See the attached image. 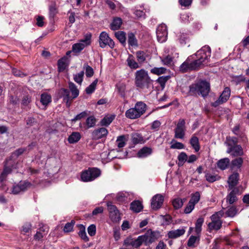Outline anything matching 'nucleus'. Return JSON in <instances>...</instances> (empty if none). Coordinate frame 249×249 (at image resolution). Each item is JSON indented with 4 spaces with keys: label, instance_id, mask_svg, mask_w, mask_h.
Listing matches in <instances>:
<instances>
[{
    "label": "nucleus",
    "instance_id": "63",
    "mask_svg": "<svg viewBox=\"0 0 249 249\" xmlns=\"http://www.w3.org/2000/svg\"><path fill=\"white\" fill-rule=\"evenodd\" d=\"M50 15L52 17H53L57 13V10L54 4H53L49 7Z\"/></svg>",
    "mask_w": 249,
    "mask_h": 249
},
{
    "label": "nucleus",
    "instance_id": "35",
    "mask_svg": "<svg viewBox=\"0 0 249 249\" xmlns=\"http://www.w3.org/2000/svg\"><path fill=\"white\" fill-rule=\"evenodd\" d=\"M81 138L80 134L79 132H73L69 137L68 141L70 143H74L77 142Z\"/></svg>",
    "mask_w": 249,
    "mask_h": 249
},
{
    "label": "nucleus",
    "instance_id": "33",
    "mask_svg": "<svg viewBox=\"0 0 249 249\" xmlns=\"http://www.w3.org/2000/svg\"><path fill=\"white\" fill-rule=\"evenodd\" d=\"M243 162V160L242 158L239 157L232 160L231 162V168H240Z\"/></svg>",
    "mask_w": 249,
    "mask_h": 249
},
{
    "label": "nucleus",
    "instance_id": "24",
    "mask_svg": "<svg viewBox=\"0 0 249 249\" xmlns=\"http://www.w3.org/2000/svg\"><path fill=\"white\" fill-rule=\"evenodd\" d=\"M127 66L131 69L136 70L140 67L138 62H136L134 56L129 54L126 59Z\"/></svg>",
    "mask_w": 249,
    "mask_h": 249
},
{
    "label": "nucleus",
    "instance_id": "15",
    "mask_svg": "<svg viewBox=\"0 0 249 249\" xmlns=\"http://www.w3.org/2000/svg\"><path fill=\"white\" fill-rule=\"evenodd\" d=\"M142 244L148 246L155 242L157 239L156 233L151 231H148L144 235H141Z\"/></svg>",
    "mask_w": 249,
    "mask_h": 249
},
{
    "label": "nucleus",
    "instance_id": "16",
    "mask_svg": "<svg viewBox=\"0 0 249 249\" xmlns=\"http://www.w3.org/2000/svg\"><path fill=\"white\" fill-rule=\"evenodd\" d=\"M12 160L11 159L7 160L6 161L3 170L1 174L0 175V182L4 180L6 178L7 175L11 173L13 168H16V167L13 166L12 165Z\"/></svg>",
    "mask_w": 249,
    "mask_h": 249
},
{
    "label": "nucleus",
    "instance_id": "27",
    "mask_svg": "<svg viewBox=\"0 0 249 249\" xmlns=\"http://www.w3.org/2000/svg\"><path fill=\"white\" fill-rule=\"evenodd\" d=\"M152 153V149L148 147H144L140 149L138 153V156L139 158H145L150 155Z\"/></svg>",
    "mask_w": 249,
    "mask_h": 249
},
{
    "label": "nucleus",
    "instance_id": "17",
    "mask_svg": "<svg viewBox=\"0 0 249 249\" xmlns=\"http://www.w3.org/2000/svg\"><path fill=\"white\" fill-rule=\"evenodd\" d=\"M164 198L160 194L155 195L151 199V207L153 210H157L160 209L163 202Z\"/></svg>",
    "mask_w": 249,
    "mask_h": 249
},
{
    "label": "nucleus",
    "instance_id": "6",
    "mask_svg": "<svg viewBox=\"0 0 249 249\" xmlns=\"http://www.w3.org/2000/svg\"><path fill=\"white\" fill-rule=\"evenodd\" d=\"M190 92H196L202 96H207L210 91V84L206 81H201L196 85H192L190 87Z\"/></svg>",
    "mask_w": 249,
    "mask_h": 249
},
{
    "label": "nucleus",
    "instance_id": "39",
    "mask_svg": "<svg viewBox=\"0 0 249 249\" xmlns=\"http://www.w3.org/2000/svg\"><path fill=\"white\" fill-rule=\"evenodd\" d=\"M132 142L135 144L143 143V137L140 134L135 133L132 135Z\"/></svg>",
    "mask_w": 249,
    "mask_h": 249
},
{
    "label": "nucleus",
    "instance_id": "42",
    "mask_svg": "<svg viewBox=\"0 0 249 249\" xmlns=\"http://www.w3.org/2000/svg\"><path fill=\"white\" fill-rule=\"evenodd\" d=\"M187 157L188 156L185 152H181L178 157V165L179 166L183 165L185 162L187 161Z\"/></svg>",
    "mask_w": 249,
    "mask_h": 249
},
{
    "label": "nucleus",
    "instance_id": "48",
    "mask_svg": "<svg viewBox=\"0 0 249 249\" xmlns=\"http://www.w3.org/2000/svg\"><path fill=\"white\" fill-rule=\"evenodd\" d=\"M205 178L207 181L212 183L219 179V177L217 175H214L209 173L205 175Z\"/></svg>",
    "mask_w": 249,
    "mask_h": 249
},
{
    "label": "nucleus",
    "instance_id": "60",
    "mask_svg": "<svg viewBox=\"0 0 249 249\" xmlns=\"http://www.w3.org/2000/svg\"><path fill=\"white\" fill-rule=\"evenodd\" d=\"M197 238H198L196 236L193 235L191 236L188 241L187 245L190 247H195V244Z\"/></svg>",
    "mask_w": 249,
    "mask_h": 249
},
{
    "label": "nucleus",
    "instance_id": "23",
    "mask_svg": "<svg viewBox=\"0 0 249 249\" xmlns=\"http://www.w3.org/2000/svg\"><path fill=\"white\" fill-rule=\"evenodd\" d=\"M238 192V189L235 188L232 189V190L227 196L226 201L230 204L236 202L237 200L236 195Z\"/></svg>",
    "mask_w": 249,
    "mask_h": 249
},
{
    "label": "nucleus",
    "instance_id": "44",
    "mask_svg": "<svg viewBox=\"0 0 249 249\" xmlns=\"http://www.w3.org/2000/svg\"><path fill=\"white\" fill-rule=\"evenodd\" d=\"M183 204V202L180 198H174L172 201V205L175 209L180 208Z\"/></svg>",
    "mask_w": 249,
    "mask_h": 249
},
{
    "label": "nucleus",
    "instance_id": "10",
    "mask_svg": "<svg viewBox=\"0 0 249 249\" xmlns=\"http://www.w3.org/2000/svg\"><path fill=\"white\" fill-rule=\"evenodd\" d=\"M186 131L185 122L184 119H179L175 129V138L182 139L184 138Z\"/></svg>",
    "mask_w": 249,
    "mask_h": 249
},
{
    "label": "nucleus",
    "instance_id": "28",
    "mask_svg": "<svg viewBox=\"0 0 249 249\" xmlns=\"http://www.w3.org/2000/svg\"><path fill=\"white\" fill-rule=\"evenodd\" d=\"M52 102L51 96L47 93H43L41 95L40 102L46 107Z\"/></svg>",
    "mask_w": 249,
    "mask_h": 249
},
{
    "label": "nucleus",
    "instance_id": "64",
    "mask_svg": "<svg viewBox=\"0 0 249 249\" xmlns=\"http://www.w3.org/2000/svg\"><path fill=\"white\" fill-rule=\"evenodd\" d=\"M178 2L182 6L189 7L191 5L192 0H178Z\"/></svg>",
    "mask_w": 249,
    "mask_h": 249
},
{
    "label": "nucleus",
    "instance_id": "56",
    "mask_svg": "<svg viewBox=\"0 0 249 249\" xmlns=\"http://www.w3.org/2000/svg\"><path fill=\"white\" fill-rule=\"evenodd\" d=\"M88 232L90 236H94L96 232V226L94 224L89 226L88 228Z\"/></svg>",
    "mask_w": 249,
    "mask_h": 249
},
{
    "label": "nucleus",
    "instance_id": "47",
    "mask_svg": "<svg viewBox=\"0 0 249 249\" xmlns=\"http://www.w3.org/2000/svg\"><path fill=\"white\" fill-rule=\"evenodd\" d=\"M128 43L131 46H137V40L133 33H130L128 36Z\"/></svg>",
    "mask_w": 249,
    "mask_h": 249
},
{
    "label": "nucleus",
    "instance_id": "14",
    "mask_svg": "<svg viewBox=\"0 0 249 249\" xmlns=\"http://www.w3.org/2000/svg\"><path fill=\"white\" fill-rule=\"evenodd\" d=\"M142 244L141 236H138L136 239L132 238L131 237L126 238L124 241V246L125 247H130L134 248H139Z\"/></svg>",
    "mask_w": 249,
    "mask_h": 249
},
{
    "label": "nucleus",
    "instance_id": "52",
    "mask_svg": "<svg viewBox=\"0 0 249 249\" xmlns=\"http://www.w3.org/2000/svg\"><path fill=\"white\" fill-rule=\"evenodd\" d=\"M226 143L229 147L237 145V139L236 137H227L226 139Z\"/></svg>",
    "mask_w": 249,
    "mask_h": 249
},
{
    "label": "nucleus",
    "instance_id": "59",
    "mask_svg": "<svg viewBox=\"0 0 249 249\" xmlns=\"http://www.w3.org/2000/svg\"><path fill=\"white\" fill-rule=\"evenodd\" d=\"M195 206V205L193 204L192 202L189 201L187 205L185 208L184 213L187 214L190 213L194 209Z\"/></svg>",
    "mask_w": 249,
    "mask_h": 249
},
{
    "label": "nucleus",
    "instance_id": "3",
    "mask_svg": "<svg viewBox=\"0 0 249 249\" xmlns=\"http://www.w3.org/2000/svg\"><path fill=\"white\" fill-rule=\"evenodd\" d=\"M211 55V50L209 46H203L196 53L195 56L196 59L194 61L198 65V68L208 62Z\"/></svg>",
    "mask_w": 249,
    "mask_h": 249
},
{
    "label": "nucleus",
    "instance_id": "5",
    "mask_svg": "<svg viewBox=\"0 0 249 249\" xmlns=\"http://www.w3.org/2000/svg\"><path fill=\"white\" fill-rule=\"evenodd\" d=\"M101 175V171L97 168H89L81 173V180L83 182L92 181Z\"/></svg>",
    "mask_w": 249,
    "mask_h": 249
},
{
    "label": "nucleus",
    "instance_id": "31",
    "mask_svg": "<svg viewBox=\"0 0 249 249\" xmlns=\"http://www.w3.org/2000/svg\"><path fill=\"white\" fill-rule=\"evenodd\" d=\"M122 24V20L121 18H114L111 23L110 28L113 30H117L120 28Z\"/></svg>",
    "mask_w": 249,
    "mask_h": 249
},
{
    "label": "nucleus",
    "instance_id": "43",
    "mask_svg": "<svg viewBox=\"0 0 249 249\" xmlns=\"http://www.w3.org/2000/svg\"><path fill=\"white\" fill-rule=\"evenodd\" d=\"M204 218H203L202 217H199L197 219L196 222V225H195L196 226H195V230H196V232L197 233H200V231H201V227H202L203 223H204Z\"/></svg>",
    "mask_w": 249,
    "mask_h": 249
},
{
    "label": "nucleus",
    "instance_id": "38",
    "mask_svg": "<svg viewBox=\"0 0 249 249\" xmlns=\"http://www.w3.org/2000/svg\"><path fill=\"white\" fill-rule=\"evenodd\" d=\"M69 89L72 93V99L76 98L79 95V90L74 83L70 82L69 83Z\"/></svg>",
    "mask_w": 249,
    "mask_h": 249
},
{
    "label": "nucleus",
    "instance_id": "49",
    "mask_svg": "<svg viewBox=\"0 0 249 249\" xmlns=\"http://www.w3.org/2000/svg\"><path fill=\"white\" fill-rule=\"evenodd\" d=\"M170 77L169 75L160 76L157 79V82L160 84L161 87L163 88L165 87V83Z\"/></svg>",
    "mask_w": 249,
    "mask_h": 249
},
{
    "label": "nucleus",
    "instance_id": "9",
    "mask_svg": "<svg viewBox=\"0 0 249 249\" xmlns=\"http://www.w3.org/2000/svg\"><path fill=\"white\" fill-rule=\"evenodd\" d=\"M99 42L100 46L102 48H105L107 46H108L111 49L115 47L114 42L105 32H102L100 34Z\"/></svg>",
    "mask_w": 249,
    "mask_h": 249
},
{
    "label": "nucleus",
    "instance_id": "30",
    "mask_svg": "<svg viewBox=\"0 0 249 249\" xmlns=\"http://www.w3.org/2000/svg\"><path fill=\"white\" fill-rule=\"evenodd\" d=\"M142 208V205L140 201L135 200L131 203L130 209L136 213L140 212Z\"/></svg>",
    "mask_w": 249,
    "mask_h": 249
},
{
    "label": "nucleus",
    "instance_id": "7",
    "mask_svg": "<svg viewBox=\"0 0 249 249\" xmlns=\"http://www.w3.org/2000/svg\"><path fill=\"white\" fill-rule=\"evenodd\" d=\"M91 35L90 34H87L84 38L81 39L79 42L74 44L72 47V51L74 53H79L86 47L91 43Z\"/></svg>",
    "mask_w": 249,
    "mask_h": 249
},
{
    "label": "nucleus",
    "instance_id": "13",
    "mask_svg": "<svg viewBox=\"0 0 249 249\" xmlns=\"http://www.w3.org/2000/svg\"><path fill=\"white\" fill-rule=\"evenodd\" d=\"M231 95V89L229 87H226L219 98L212 104V106L216 107L219 105L225 103L229 99Z\"/></svg>",
    "mask_w": 249,
    "mask_h": 249
},
{
    "label": "nucleus",
    "instance_id": "46",
    "mask_svg": "<svg viewBox=\"0 0 249 249\" xmlns=\"http://www.w3.org/2000/svg\"><path fill=\"white\" fill-rule=\"evenodd\" d=\"M96 123V120L93 116L89 117L86 120V125L88 128L94 126Z\"/></svg>",
    "mask_w": 249,
    "mask_h": 249
},
{
    "label": "nucleus",
    "instance_id": "21",
    "mask_svg": "<svg viewBox=\"0 0 249 249\" xmlns=\"http://www.w3.org/2000/svg\"><path fill=\"white\" fill-rule=\"evenodd\" d=\"M59 94L60 97L63 98V101L66 103L67 106L69 107L71 105L70 101L72 99L70 96L69 91L67 89H62L59 90Z\"/></svg>",
    "mask_w": 249,
    "mask_h": 249
},
{
    "label": "nucleus",
    "instance_id": "32",
    "mask_svg": "<svg viewBox=\"0 0 249 249\" xmlns=\"http://www.w3.org/2000/svg\"><path fill=\"white\" fill-rule=\"evenodd\" d=\"M136 55L138 62L140 64L143 63L146 60V55L143 51H137L136 53Z\"/></svg>",
    "mask_w": 249,
    "mask_h": 249
},
{
    "label": "nucleus",
    "instance_id": "29",
    "mask_svg": "<svg viewBox=\"0 0 249 249\" xmlns=\"http://www.w3.org/2000/svg\"><path fill=\"white\" fill-rule=\"evenodd\" d=\"M190 143L196 152H198L200 150L199 140L196 136H193L190 139Z\"/></svg>",
    "mask_w": 249,
    "mask_h": 249
},
{
    "label": "nucleus",
    "instance_id": "8",
    "mask_svg": "<svg viewBox=\"0 0 249 249\" xmlns=\"http://www.w3.org/2000/svg\"><path fill=\"white\" fill-rule=\"evenodd\" d=\"M193 56H190L180 65L179 71L182 72H186L189 71L196 70L198 69V65L195 61L192 60Z\"/></svg>",
    "mask_w": 249,
    "mask_h": 249
},
{
    "label": "nucleus",
    "instance_id": "19",
    "mask_svg": "<svg viewBox=\"0 0 249 249\" xmlns=\"http://www.w3.org/2000/svg\"><path fill=\"white\" fill-rule=\"evenodd\" d=\"M227 152L233 157L241 156L244 153L243 148L238 144L228 147Z\"/></svg>",
    "mask_w": 249,
    "mask_h": 249
},
{
    "label": "nucleus",
    "instance_id": "58",
    "mask_svg": "<svg viewBox=\"0 0 249 249\" xmlns=\"http://www.w3.org/2000/svg\"><path fill=\"white\" fill-rule=\"evenodd\" d=\"M78 234L79 236L85 241H89V238L87 235L84 227L83 226L82 229H80V231H79Z\"/></svg>",
    "mask_w": 249,
    "mask_h": 249
},
{
    "label": "nucleus",
    "instance_id": "40",
    "mask_svg": "<svg viewBox=\"0 0 249 249\" xmlns=\"http://www.w3.org/2000/svg\"><path fill=\"white\" fill-rule=\"evenodd\" d=\"M126 140L124 135L120 136L116 141V144L118 148H122L126 144Z\"/></svg>",
    "mask_w": 249,
    "mask_h": 249
},
{
    "label": "nucleus",
    "instance_id": "51",
    "mask_svg": "<svg viewBox=\"0 0 249 249\" xmlns=\"http://www.w3.org/2000/svg\"><path fill=\"white\" fill-rule=\"evenodd\" d=\"M74 224L75 221L74 220H71V222L66 223L63 229L64 231L65 232H69L73 230Z\"/></svg>",
    "mask_w": 249,
    "mask_h": 249
},
{
    "label": "nucleus",
    "instance_id": "37",
    "mask_svg": "<svg viewBox=\"0 0 249 249\" xmlns=\"http://www.w3.org/2000/svg\"><path fill=\"white\" fill-rule=\"evenodd\" d=\"M67 60L66 57H62L58 61L57 65L59 71H63L67 67Z\"/></svg>",
    "mask_w": 249,
    "mask_h": 249
},
{
    "label": "nucleus",
    "instance_id": "2",
    "mask_svg": "<svg viewBox=\"0 0 249 249\" xmlns=\"http://www.w3.org/2000/svg\"><path fill=\"white\" fill-rule=\"evenodd\" d=\"M147 106L142 102H138L134 107L131 108L125 112V116L130 119H135L140 117L146 110Z\"/></svg>",
    "mask_w": 249,
    "mask_h": 249
},
{
    "label": "nucleus",
    "instance_id": "1",
    "mask_svg": "<svg viewBox=\"0 0 249 249\" xmlns=\"http://www.w3.org/2000/svg\"><path fill=\"white\" fill-rule=\"evenodd\" d=\"M135 84L136 86L144 92H150L152 81L148 72L144 69L136 71L135 73Z\"/></svg>",
    "mask_w": 249,
    "mask_h": 249
},
{
    "label": "nucleus",
    "instance_id": "12",
    "mask_svg": "<svg viewBox=\"0 0 249 249\" xmlns=\"http://www.w3.org/2000/svg\"><path fill=\"white\" fill-rule=\"evenodd\" d=\"M107 209L109 211V217L113 222H118L121 220L120 214L117 207L112 204L111 202L107 204Z\"/></svg>",
    "mask_w": 249,
    "mask_h": 249
},
{
    "label": "nucleus",
    "instance_id": "57",
    "mask_svg": "<svg viewBox=\"0 0 249 249\" xmlns=\"http://www.w3.org/2000/svg\"><path fill=\"white\" fill-rule=\"evenodd\" d=\"M170 148L171 149H182L184 148V145L181 142L175 141L174 143H172Z\"/></svg>",
    "mask_w": 249,
    "mask_h": 249
},
{
    "label": "nucleus",
    "instance_id": "11",
    "mask_svg": "<svg viewBox=\"0 0 249 249\" xmlns=\"http://www.w3.org/2000/svg\"><path fill=\"white\" fill-rule=\"evenodd\" d=\"M157 36L159 42L162 43L167 40V28L165 24L159 25L157 28Z\"/></svg>",
    "mask_w": 249,
    "mask_h": 249
},
{
    "label": "nucleus",
    "instance_id": "36",
    "mask_svg": "<svg viewBox=\"0 0 249 249\" xmlns=\"http://www.w3.org/2000/svg\"><path fill=\"white\" fill-rule=\"evenodd\" d=\"M115 118L114 115L105 116L100 122L101 125L107 126L113 121Z\"/></svg>",
    "mask_w": 249,
    "mask_h": 249
},
{
    "label": "nucleus",
    "instance_id": "22",
    "mask_svg": "<svg viewBox=\"0 0 249 249\" xmlns=\"http://www.w3.org/2000/svg\"><path fill=\"white\" fill-rule=\"evenodd\" d=\"M185 227H182L180 229L172 230L168 232V236L171 239H175L183 235L186 231Z\"/></svg>",
    "mask_w": 249,
    "mask_h": 249
},
{
    "label": "nucleus",
    "instance_id": "18",
    "mask_svg": "<svg viewBox=\"0 0 249 249\" xmlns=\"http://www.w3.org/2000/svg\"><path fill=\"white\" fill-rule=\"evenodd\" d=\"M30 186L31 184L28 182L20 181L18 184L13 186L12 192L14 194H18L22 191H25Z\"/></svg>",
    "mask_w": 249,
    "mask_h": 249
},
{
    "label": "nucleus",
    "instance_id": "61",
    "mask_svg": "<svg viewBox=\"0 0 249 249\" xmlns=\"http://www.w3.org/2000/svg\"><path fill=\"white\" fill-rule=\"evenodd\" d=\"M88 115L87 111H85L81 112L79 114H77L72 120V121H76L77 120H81L82 118H85Z\"/></svg>",
    "mask_w": 249,
    "mask_h": 249
},
{
    "label": "nucleus",
    "instance_id": "20",
    "mask_svg": "<svg viewBox=\"0 0 249 249\" xmlns=\"http://www.w3.org/2000/svg\"><path fill=\"white\" fill-rule=\"evenodd\" d=\"M108 134L107 130L105 128H100L95 130L92 134V138L94 140H99L105 138Z\"/></svg>",
    "mask_w": 249,
    "mask_h": 249
},
{
    "label": "nucleus",
    "instance_id": "26",
    "mask_svg": "<svg viewBox=\"0 0 249 249\" xmlns=\"http://www.w3.org/2000/svg\"><path fill=\"white\" fill-rule=\"evenodd\" d=\"M230 160L229 158H225L219 160L217 162L218 168L222 170H225L229 166Z\"/></svg>",
    "mask_w": 249,
    "mask_h": 249
},
{
    "label": "nucleus",
    "instance_id": "62",
    "mask_svg": "<svg viewBox=\"0 0 249 249\" xmlns=\"http://www.w3.org/2000/svg\"><path fill=\"white\" fill-rule=\"evenodd\" d=\"M93 73L94 72L93 69L89 65H87L86 67V75L87 77H91L93 75Z\"/></svg>",
    "mask_w": 249,
    "mask_h": 249
},
{
    "label": "nucleus",
    "instance_id": "50",
    "mask_svg": "<svg viewBox=\"0 0 249 249\" xmlns=\"http://www.w3.org/2000/svg\"><path fill=\"white\" fill-rule=\"evenodd\" d=\"M237 213L236 208L234 207H231L225 212L226 215L228 217H232L234 216Z\"/></svg>",
    "mask_w": 249,
    "mask_h": 249
},
{
    "label": "nucleus",
    "instance_id": "54",
    "mask_svg": "<svg viewBox=\"0 0 249 249\" xmlns=\"http://www.w3.org/2000/svg\"><path fill=\"white\" fill-rule=\"evenodd\" d=\"M84 72L82 71L77 74L74 75V80L78 84H81L83 79Z\"/></svg>",
    "mask_w": 249,
    "mask_h": 249
},
{
    "label": "nucleus",
    "instance_id": "55",
    "mask_svg": "<svg viewBox=\"0 0 249 249\" xmlns=\"http://www.w3.org/2000/svg\"><path fill=\"white\" fill-rule=\"evenodd\" d=\"M161 61L164 65H169L172 62L173 58L170 55H168L165 57L161 58Z\"/></svg>",
    "mask_w": 249,
    "mask_h": 249
},
{
    "label": "nucleus",
    "instance_id": "41",
    "mask_svg": "<svg viewBox=\"0 0 249 249\" xmlns=\"http://www.w3.org/2000/svg\"><path fill=\"white\" fill-rule=\"evenodd\" d=\"M116 37L123 45L125 44L126 37L124 32L122 31H118L115 33Z\"/></svg>",
    "mask_w": 249,
    "mask_h": 249
},
{
    "label": "nucleus",
    "instance_id": "25",
    "mask_svg": "<svg viewBox=\"0 0 249 249\" xmlns=\"http://www.w3.org/2000/svg\"><path fill=\"white\" fill-rule=\"evenodd\" d=\"M239 174L237 173L232 174L229 178V187L230 189H233L238 183Z\"/></svg>",
    "mask_w": 249,
    "mask_h": 249
},
{
    "label": "nucleus",
    "instance_id": "34",
    "mask_svg": "<svg viewBox=\"0 0 249 249\" xmlns=\"http://www.w3.org/2000/svg\"><path fill=\"white\" fill-rule=\"evenodd\" d=\"M167 70L164 67H154L151 69L150 72L151 73L160 75L162 74L166 73Z\"/></svg>",
    "mask_w": 249,
    "mask_h": 249
},
{
    "label": "nucleus",
    "instance_id": "4",
    "mask_svg": "<svg viewBox=\"0 0 249 249\" xmlns=\"http://www.w3.org/2000/svg\"><path fill=\"white\" fill-rule=\"evenodd\" d=\"M224 211L221 210L215 212L210 217L211 222L208 224L209 231H218L221 228L222 221L221 218L224 216Z\"/></svg>",
    "mask_w": 249,
    "mask_h": 249
},
{
    "label": "nucleus",
    "instance_id": "45",
    "mask_svg": "<svg viewBox=\"0 0 249 249\" xmlns=\"http://www.w3.org/2000/svg\"><path fill=\"white\" fill-rule=\"evenodd\" d=\"M98 83V79H95L89 86L86 89V92L87 94L92 93L95 89Z\"/></svg>",
    "mask_w": 249,
    "mask_h": 249
},
{
    "label": "nucleus",
    "instance_id": "53",
    "mask_svg": "<svg viewBox=\"0 0 249 249\" xmlns=\"http://www.w3.org/2000/svg\"><path fill=\"white\" fill-rule=\"evenodd\" d=\"M200 196L199 193L198 192H196L192 195L189 201L196 205L199 201Z\"/></svg>",
    "mask_w": 249,
    "mask_h": 249
}]
</instances>
